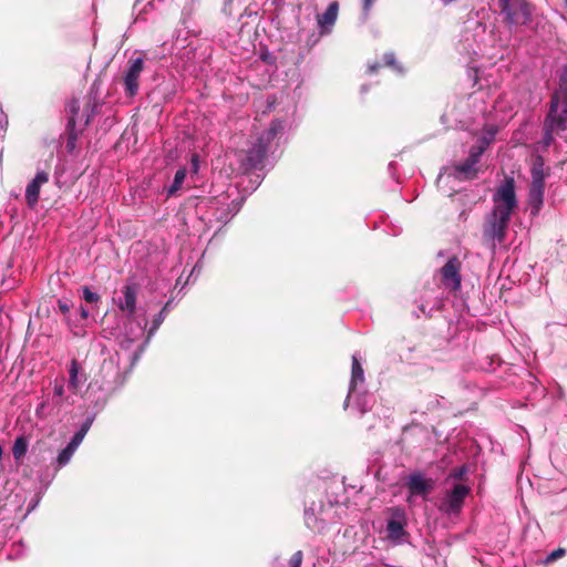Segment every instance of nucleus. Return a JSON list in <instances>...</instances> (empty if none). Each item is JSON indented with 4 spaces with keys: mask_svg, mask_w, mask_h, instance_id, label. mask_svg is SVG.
Segmentation results:
<instances>
[{
    "mask_svg": "<svg viewBox=\"0 0 567 567\" xmlns=\"http://www.w3.org/2000/svg\"><path fill=\"white\" fill-rule=\"evenodd\" d=\"M58 306L60 311L64 315L68 313L70 310V305L68 303V301L59 300Z\"/></svg>",
    "mask_w": 567,
    "mask_h": 567,
    "instance_id": "obj_34",
    "label": "nucleus"
},
{
    "mask_svg": "<svg viewBox=\"0 0 567 567\" xmlns=\"http://www.w3.org/2000/svg\"><path fill=\"white\" fill-rule=\"evenodd\" d=\"M144 70L143 58H135L128 61V66L124 74V90L127 96H134L138 92L140 76Z\"/></svg>",
    "mask_w": 567,
    "mask_h": 567,
    "instance_id": "obj_10",
    "label": "nucleus"
},
{
    "mask_svg": "<svg viewBox=\"0 0 567 567\" xmlns=\"http://www.w3.org/2000/svg\"><path fill=\"white\" fill-rule=\"evenodd\" d=\"M29 440L24 435L18 436L12 446V454L14 460H21L28 452Z\"/></svg>",
    "mask_w": 567,
    "mask_h": 567,
    "instance_id": "obj_23",
    "label": "nucleus"
},
{
    "mask_svg": "<svg viewBox=\"0 0 567 567\" xmlns=\"http://www.w3.org/2000/svg\"><path fill=\"white\" fill-rule=\"evenodd\" d=\"M545 163L542 156H536L532 165V183L545 184Z\"/></svg>",
    "mask_w": 567,
    "mask_h": 567,
    "instance_id": "obj_21",
    "label": "nucleus"
},
{
    "mask_svg": "<svg viewBox=\"0 0 567 567\" xmlns=\"http://www.w3.org/2000/svg\"><path fill=\"white\" fill-rule=\"evenodd\" d=\"M86 381V374L76 360H72L69 367L68 389L72 394H78Z\"/></svg>",
    "mask_w": 567,
    "mask_h": 567,
    "instance_id": "obj_15",
    "label": "nucleus"
},
{
    "mask_svg": "<svg viewBox=\"0 0 567 567\" xmlns=\"http://www.w3.org/2000/svg\"><path fill=\"white\" fill-rule=\"evenodd\" d=\"M375 0H363V12L368 14Z\"/></svg>",
    "mask_w": 567,
    "mask_h": 567,
    "instance_id": "obj_36",
    "label": "nucleus"
},
{
    "mask_svg": "<svg viewBox=\"0 0 567 567\" xmlns=\"http://www.w3.org/2000/svg\"><path fill=\"white\" fill-rule=\"evenodd\" d=\"M554 96L567 97V65L564 66L560 78H559V86L553 94Z\"/></svg>",
    "mask_w": 567,
    "mask_h": 567,
    "instance_id": "obj_26",
    "label": "nucleus"
},
{
    "mask_svg": "<svg viewBox=\"0 0 567 567\" xmlns=\"http://www.w3.org/2000/svg\"><path fill=\"white\" fill-rule=\"evenodd\" d=\"M406 515L400 507L390 508V518L386 522V538L394 545L402 544L406 536Z\"/></svg>",
    "mask_w": 567,
    "mask_h": 567,
    "instance_id": "obj_8",
    "label": "nucleus"
},
{
    "mask_svg": "<svg viewBox=\"0 0 567 567\" xmlns=\"http://www.w3.org/2000/svg\"><path fill=\"white\" fill-rule=\"evenodd\" d=\"M49 173L39 171L34 178L27 185L25 200L29 207L33 208L39 200L40 189L49 182Z\"/></svg>",
    "mask_w": 567,
    "mask_h": 567,
    "instance_id": "obj_12",
    "label": "nucleus"
},
{
    "mask_svg": "<svg viewBox=\"0 0 567 567\" xmlns=\"http://www.w3.org/2000/svg\"><path fill=\"white\" fill-rule=\"evenodd\" d=\"M339 12V4L337 1L331 2L327 10L318 14L317 22L319 28L321 29V33H329L331 28L334 25Z\"/></svg>",
    "mask_w": 567,
    "mask_h": 567,
    "instance_id": "obj_16",
    "label": "nucleus"
},
{
    "mask_svg": "<svg viewBox=\"0 0 567 567\" xmlns=\"http://www.w3.org/2000/svg\"><path fill=\"white\" fill-rule=\"evenodd\" d=\"M287 127L286 120H274L269 128L264 132L257 142L249 148L247 153V166L249 168H259L262 166L266 155L271 152L272 147L278 146V140Z\"/></svg>",
    "mask_w": 567,
    "mask_h": 567,
    "instance_id": "obj_2",
    "label": "nucleus"
},
{
    "mask_svg": "<svg viewBox=\"0 0 567 567\" xmlns=\"http://www.w3.org/2000/svg\"><path fill=\"white\" fill-rule=\"evenodd\" d=\"M95 420V414H91L89 415L85 421L81 424L80 429L78 431L82 432L83 434L86 435V433L89 432V430L91 429L93 422Z\"/></svg>",
    "mask_w": 567,
    "mask_h": 567,
    "instance_id": "obj_32",
    "label": "nucleus"
},
{
    "mask_svg": "<svg viewBox=\"0 0 567 567\" xmlns=\"http://www.w3.org/2000/svg\"><path fill=\"white\" fill-rule=\"evenodd\" d=\"M84 437H85V434H83L80 431H76V433L73 435V437L71 439V441L69 442L68 445L74 450H78V447L80 446V444L82 443Z\"/></svg>",
    "mask_w": 567,
    "mask_h": 567,
    "instance_id": "obj_31",
    "label": "nucleus"
},
{
    "mask_svg": "<svg viewBox=\"0 0 567 567\" xmlns=\"http://www.w3.org/2000/svg\"><path fill=\"white\" fill-rule=\"evenodd\" d=\"M461 261L456 257H452L441 268V280L446 289L452 291L461 287Z\"/></svg>",
    "mask_w": 567,
    "mask_h": 567,
    "instance_id": "obj_11",
    "label": "nucleus"
},
{
    "mask_svg": "<svg viewBox=\"0 0 567 567\" xmlns=\"http://www.w3.org/2000/svg\"><path fill=\"white\" fill-rule=\"evenodd\" d=\"M79 110V105L76 102H73L71 105H70V112L72 113V117L70 120V122H72L74 124L75 122V113L78 112Z\"/></svg>",
    "mask_w": 567,
    "mask_h": 567,
    "instance_id": "obj_37",
    "label": "nucleus"
},
{
    "mask_svg": "<svg viewBox=\"0 0 567 567\" xmlns=\"http://www.w3.org/2000/svg\"><path fill=\"white\" fill-rule=\"evenodd\" d=\"M305 522L307 526L312 529H320L322 527V524L318 522L313 509L305 511Z\"/></svg>",
    "mask_w": 567,
    "mask_h": 567,
    "instance_id": "obj_27",
    "label": "nucleus"
},
{
    "mask_svg": "<svg viewBox=\"0 0 567 567\" xmlns=\"http://www.w3.org/2000/svg\"><path fill=\"white\" fill-rule=\"evenodd\" d=\"M123 297L116 301L117 307L131 318L136 309L137 289L134 285H125L122 289Z\"/></svg>",
    "mask_w": 567,
    "mask_h": 567,
    "instance_id": "obj_13",
    "label": "nucleus"
},
{
    "mask_svg": "<svg viewBox=\"0 0 567 567\" xmlns=\"http://www.w3.org/2000/svg\"><path fill=\"white\" fill-rule=\"evenodd\" d=\"M481 156L470 150L468 156L463 162L452 165L446 169L447 177L457 181H472L481 172Z\"/></svg>",
    "mask_w": 567,
    "mask_h": 567,
    "instance_id": "obj_7",
    "label": "nucleus"
},
{
    "mask_svg": "<svg viewBox=\"0 0 567 567\" xmlns=\"http://www.w3.org/2000/svg\"><path fill=\"white\" fill-rule=\"evenodd\" d=\"M498 127L495 124H487L484 126L482 134L477 137L476 143L470 148L472 152L482 156L491 143L495 140Z\"/></svg>",
    "mask_w": 567,
    "mask_h": 567,
    "instance_id": "obj_14",
    "label": "nucleus"
},
{
    "mask_svg": "<svg viewBox=\"0 0 567 567\" xmlns=\"http://www.w3.org/2000/svg\"><path fill=\"white\" fill-rule=\"evenodd\" d=\"M382 60H383V65L392 69L395 73H398V74H403L404 73V70H403L402 65L396 61V58H395L394 53H392V52L384 53ZM381 66H382V64H380V63L370 64L369 65V72L370 73H374Z\"/></svg>",
    "mask_w": 567,
    "mask_h": 567,
    "instance_id": "obj_20",
    "label": "nucleus"
},
{
    "mask_svg": "<svg viewBox=\"0 0 567 567\" xmlns=\"http://www.w3.org/2000/svg\"><path fill=\"white\" fill-rule=\"evenodd\" d=\"M567 130V97L551 96L549 111L544 121L543 147L547 148L555 135Z\"/></svg>",
    "mask_w": 567,
    "mask_h": 567,
    "instance_id": "obj_3",
    "label": "nucleus"
},
{
    "mask_svg": "<svg viewBox=\"0 0 567 567\" xmlns=\"http://www.w3.org/2000/svg\"><path fill=\"white\" fill-rule=\"evenodd\" d=\"M484 93L483 92H475L471 95V99H473L474 101H477V100H481L483 97Z\"/></svg>",
    "mask_w": 567,
    "mask_h": 567,
    "instance_id": "obj_38",
    "label": "nucleus"
},
{
    "mask_svg": "<svg viewBox=\"0 0 567 567\" xmlns=\"http://www.w3.org/2000/svg\"><path fill=\"white\" fill-rule=\"evenodd\" d=\"M516 207L515 182L513 177H506L493 195V209L485 216L483 225V239L493 248L505 239L511 216Z\"/></svg>",
    "mask_w": 567,
    "mask_h": 567,
    "instance_id": "obj_1",
    "label": "nucleus"
},
{
    "mask_svg": "<svg viewBox=\"0 0 567 567\" xmlns=\"http://www.w3.org/2000/svg\"><path fill=\"white\" fill-rule=\"evenodd\" d=\"M8 124L7 115L0 109V130L4 131Z\"/></svg>",
    "mask_w": 567,
    "mask_h": 567,
    "instance_id": "obj_35",
    "label": "nucleus"
},
{
    "mask_svg": "<svg viewBox=\"0 0 567 567\" xmlns=\"http://www.w3.org/2000/svg\"><path fill=\"white\" fill-rule=\"evenodd\" d=\"M496 3L508 27H520L530 23L533 10L526 0H496Z\"/></svg>",
    "mask_w": 567,
    "mask_h": 567,
    "instance_id": "obj_5",
    "label": "nucleus"
},
{
    "mask_svg": "<svg viewBox=\"0 0 567 567\" xmlns=\"http://www.w3.org/2000/svg\"><path fill=\"white\" fill-rule=\"evenodd\" d=\"M164 310L165 309H163L159 313H157L155 316V318L153 319L152 326H151V328H150V330L147 332L145 341L143 342V344L138 346L137 350H134V352L132 354L133 363L138 360V358L141 357L142 352L144 351L146 344L150 342L151 338L155 334L157 329L163 323V321L165 319Z\"/></svg>",
    "mask_w": 567,
    "mask_h": 567,
    "instance_id": "obj_19",
    "label": "nucleus"
},
{
    "mask_svg": "<svg viewBox=\"0 0 567 567\" xmlns=\"http://www.w3.org/2000/svg\"><path fill=\"white\" fill-rule=\"evenodd\" d=\"M76 450L72 449L71 446L66 445L58 455L56 457V464L59 467L65 466L72 458L73 454Z\"/></svg>",
    "mask_w": 567,
    "mask_h": 567,
    "instance_id": "obj_25",
    "label": "nucleus"
},
{
    "mask_svg": "<svg viewBox=\"0 0 567 567\" xmlns=\"http://www.w3.org/2000/svg\"><path fill=\"white\" fill-rule=\"evenodd\" d=\"M146 328V321L137 322L136 331L132 332L131 336H126L121 342L120 346L123 350H131L132 344L144 336V331Z\"/></svg>",
    "mask_w": 567,
    "mask_h": 567,
    "instance_id": "obj_22",
    "label": "nucleus"
},
{
    "mask_svg": "<svg viewBox=\"0 0 567 567\" xmlns=\"http://www.w3.org/2000/svg\"><path fill=\"white\" fill-rule=\"evenodd\" d=\"M443 4H447L450 2H452L453 0H440Z\"/></svg>",
    "mask_w": 567,
    "mask_h": 567,
    "instance_id": "obj_40",
    "label": "nucleus"
},
{
    "mask_svg": "<svg viewBox=\"0 0 567 567\" xmlns=\"http://www.w3.org/2000/svg\"><path fill=\"white\" fill-rule=\"evenodd\" d=\"M565 555H566V549L559 547V548L553 550L550 554H548L547 557L545 558L544 563L545 564H551L555 560H557L559 558H563Z\"/></svg>",
    "mask_w": 567,
    "mask_h": 567,
    "instance_id": "obj_28",
    "label": "nucleus"
},
{
    "mask_svg": "<svg viewBox=\"0 0 567 567\" xmlns=\"http://www.w3.org/2000/svg\"><path fill=\"white\" fill-rule=\"evenodd\" d=\"M80 310H81V318L85 320L89 317V311L84 307H81Z\"/></svg>",
    "mask_w": 567,
    "mask_h": 567,
    "instance_id": "obj_39",
    "label": "nucleus"
},
{
    "mask_svg": "<svg viewBox=\"0 0 567 567\" xmlns=\"http://www.w3.org/2000/svg\"><path fill=\"white\" fill-rule=\"evenodd\" d=\"M565 3H566V6H567V0H565Z\"/></svg>",
    "mask_w": 567,
    "mask_h": 567,
    "instance_id": "obj_41",
    "label": "nucleus"
},
{
    "mask_svg": "<svg viewBox=\"0 0 567 567\" xmlns=\"http://www.w3.org/2000/svg\"><path fill=\"white\" fill-rule=\"evenodd\" d=\"M406 486L410 491L411 496L413 495H425L432 488L430 481L425 480L420 473L412 474L408 477Z\"/></svg>",
    "mask_w": 567,
    "mask_h": 567,
    "instance_id": "obj_17",
    "label": "nucleus"
},
{
    "mask_svg": "<svg viewBox=\"0 0 567 567\" xmlns=\"http://www.w3.org/2000/svg\"><path fill=\"white\" fill-rule=\"evenodd\" d=\"M83 299L89 303H96L100 300V296L92 291L89 287H83Z\"/></svg>",
    "mask_w": 567,
    "mask_h": 567,
    "instance_id": "obj_29",
    "label": "nucleus"
},
{
    "mask_svg": "<svg viewBox=\"0 0 567 567\" xmlns=\"http://www.w3.org/2000/svg\"><path fill=\"white\" fill-rule=\"evenodd\" d=\"M545 184L532 183L528 193V204L532 215H537L544 203Z\"/></svg>",
    "mask_w": 567,
    "mask_h": 567,
    "instance_id": "obj_18",
    "label": "nucleus"
},
{
    "mask_svg": "<svg viewBox=\"0 0 567 567\" xmlns=\"http://www.w3.org/2000/svg\"><path fill=\"white\" fill-rule=\"evenodd\" d=\"M187 175V171L185 167L179 168L174 176L173 184L167 188V196H173L177 193V190L182 187Z\"/></svg>",
    "mask_w": 567,
    "mask_h": 567,
    "instance_id": "obj_24",
    "label": "nucleus"
},
{
    "mask_svg": "<svg viewBox=\"0 0 567 567\" xmlns=\"http://www.w3.org/2000/svg\"><path fill=\"white\" fill-rule=\"evenodd\" d=\"M467 473V467L465 465L463 466H460V467H456V468H453L446 481H450V480H461L463 478V476Z\"/></svg>",
    "mask_w": 567,
    "mask_h": 567,
    "instance_id": "obj_30",
    "label": "nucleus"
},
{
    "mask_svg": "<svg viewBox=\"0 0 567 567\" xmlns=\"http://www.w3.org/2000/svg\"><path fill=\"white\" fill-rule=\"evenodd\" d=\"M470 494V487L464 484H455L453 488L446 492L441 505L440 511L454 515L457 514L463 504L466 496Z\"/></svg>",
    "mask_w": 567,
    "mask_h": 567,
    "instance_id": "obj_9",
    "label": "nucleus"
},
{
    "mask_svg": "<svg viewBox=\"0 0 567 567\" xmlns=\"http://www.w3.org/2000/svg\"><path fill=\"white\" fill-rule=\"evenodd\" d=\"M53 393L49 401L40 403L35 410L38 416L59 415L64 408L72 406L74 400L65 394V385L62 380H55L52 386Z\"/></svg>",
    "mask_w": 567,
    "mask_h": 567,
    "instance_id": "obj_6",
    "label": "nucleus"
},
{
    "mask_svg": "<svg viewBox=\"0 0 567 567\" xmlns=\"http://www.w3.org/2000/svg\"><path fill=\"white\" fill-rule=\"evenodd\" d=\"M302 558H303L302 551L301 550L296 551L289 560V567H301Z\"/></svg>",
    "mask_w": 567,
    "mask_h": 567,
    "instance_id": "obj_33",
    "label": "nucleus"
},
{
    "mask_svg": "<svg viewBox=\"0 0 567 567\" xmlns=\"http://www.w3.org/2000/svg\"><path fill=\"white\" fill-rule=\"evenodd\" d=\"M372 396L364 391V371L357 354L352 355V371L349 385V393L344 406L352 402L353 408L363 414L372 406Z\"/></svg>",
    "mask_w": 567,
    "mask_h": 567,
    "instance_id": "obj_4",
    "label": "nucleus"
}]
</instances>
